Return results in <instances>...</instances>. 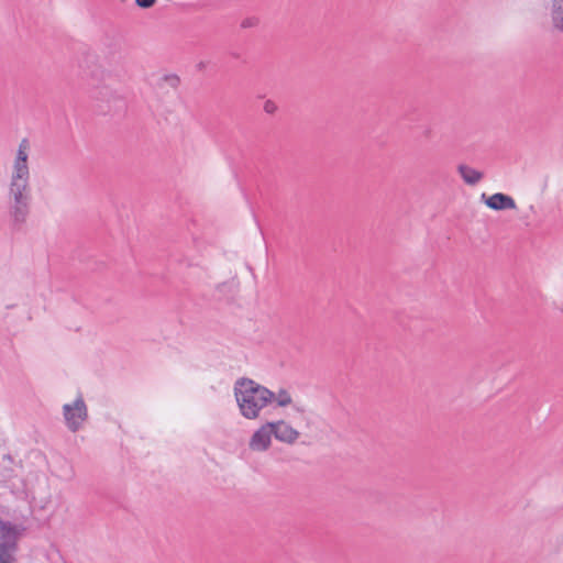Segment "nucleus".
I'll list each match as a JSON object with an SVG mask.
<instances>
[{
    "label": "nucleus",
    "mask_w": 563,
    "mask_h": 563,
    "mask_svg": "<svg viewBox=\"0 0 563 563\" xmlns=\"http://www.w3.org/2000/svg\"><path fill=\"white\" fill-rule=\"evenodd\" d=\"M234 396L241 415L254 420L271 405L272 390L253 379L241 378L234 385Z\"/></svg>",
    "instance_id": "1"
},
{
    "label": "nucleus",
    "mask_w": 563,
    "mask_h": 563,
    "mask_svg": "<svg viewBox=\"0 0 563 563\" xmlns=\"http://www.w3.org/2000/svg\"><path fill=\"white\" fill-rule=\"evenodd\" d=\"M29 142L26 140H22L19 145L16 158L14 161L13 174L10 184V192H16L20 196L21 191H27L29 188Z\"/></svg>",
    "instance_id": "2"
},
{
    "label": "nucleus",
    "mask_w": 563,
    "mask_h": 563,
    "mask_svg": "<svg viewBox=\"0 0 563 563\" xmlns=\"http://www.w3.org/2000/svg\"><path fill=\"white\" fill-rule=\"evenodd\" d=\"M273 431L268 421L262 423L250 437L249 449L252 452L262 453L269 450L273 443Z\"/></svg>",
    "instance_id": "3"
},
{
    "label": "nucleus",
    "mask_w": 563,
    "mask_h": 563,
    "mask_svg": "<svg viewBox=\"0 0 563 563\" xmlns=\"http://www.w3.org/2000/svg\"><path fill=\"white\" fill-rule=\"evenodd\" d=\"M271 424L274 438L285 444H295L299 438L300 432L289 421L284 419L268 421Z\"/></svg>",
    "instance_id": "4"
},
{
    "label": "nucleus",
    "mask_w": 563,
    "mask_h": 563,
    "mask_svg": "<svg viewBox=\"0 0 563 563\" xmlns=\"http://www.w3.org/2000/svg\"><path fill=\"white\" fill-rule=\"evenodd\" d=\"M64 416L68 427L77 430L87 417V409L81 398L77 399L74 405L64 406Z\"/></svg>",
    "instance_id": "5"
},
{
    "label": "nucleus",
    "mask_w": 563,
    "mask_h": 563,
    "mask_svg": "<svg viewBox=\"0 0 563 563\" xmlns=\"http://www.w3.org/2000/svg\"><path fill=\"white\" fill-rule=\"evenodd\" d=\"M482 200L484 203L492 210H507V209H516L517 205L512 197L497 192L490 196L486 194L482 195Z\"/></svg>",
    "instance_id": "6"
},
{
    "label": "nucleus",
    "mask_w": 563,
    "mask_h": 563,
    "mask_svg": "<svg viewBox=\"0 0 563 563\" xmlns=\"http://www.w3.org/2000/svg\"><path fill=\"white\" fill-rule=\"evenodd\" d=\"M16 538V529L0 521V553L8 552V549L14 545Z\"/></svg>",
    "instance_id": "7"
},
{
    "label": "nucleus",
    "mask_w": 563,
    "mask_h": 563,
    "mask_svg": "<svg viewBox=\"0 0 563 563\" xmlns=\"http://www.w3.org/2000/svg\"><path fill=\"white\" fill-rule=\"evenodd\" d=\"M14 198V205L12 207V214L15 221H23L29 210V195L27 191H21V196L16 192H11Z\"/></svg>",
    "instance_id": "8"
},
{
    "label": "nucleus",
    "mask_w": 563,
    "mask_h": 563,
    "mask_svg": "<svg viewBox=\"0 0 563 563\" xmlns=\"http://www.w3.org/2000/svg\"><path fill=\"white\" fill-rule=\"evenodd\" d=\"M550 19L554 31L563 35V0H552Z\"/></svg>",
    "instance_id": "9"
},
{
    "label": "nucleus",
    "mask_w": 563,
    "mask_h": 563,
    "mask_svg": "<svg viewBox=\"0 0 563 563\" xmlns=\"http://www.w3.org/2000/svg\"><path fill=\"white\" fill-rule=\"evenodd\" d=\"M457 170L463 180L468 185H475L483 178L481 172L467 165H460Z\"/></svg>",
    "instance_id": "10"
},
{
    "label": "nucleus",
    "mask_w": 563,
    "mask_h": 563,
    "mask_svg": "<svg viewBox=\"0 0 563 563\" xmlns=\"http://www.w3.org/2000/svg\"><path fill=\"white\" fill-rule=\"evenodd\" d=\"M275 402L278 407H289L294 402L291 393L288 389L279 388L276 393L272 391L271 404Z\"/></svg>",
    "instance_id": "11"
},
{
    "label": "nucleus",
    "mask_w": 563,
    "mask_h": 563,
    "mask_svg": "<svg viewBox=\"0 0 563 563\" xmlns=\"http://www.w3.org/2000/svg\"><path fill=\"white\" fill-rule=\"evenodd\" d=\"M264 111L268 114H274L277 111V104L272 100L264 102Z\"/></svg>",
    "instance_id": "12"
},
{
    "label": "nucleus",
    "mask_w": 563,
    "mask_h": 563,
    "mask_svg": "<svg viewBox=\"0 0 563 563\" xmlns=\"http://www.w3.org/2000/svg\"><path fill=\"white\" fill-rule=\"evenodd\" d=\"M156 0H135L140 8H151Z\"/></svg>",
    "instance_id": "13"
},
{
    "label": "nucleus",
    "mask_w": 563,
    "mask_h": 563,
    "mask_svg": "<svg viewBox=\"0 0 563 563\" xmlns=\"http://www.w3.org/2000/svg\"><path fill=\"white\" fill-rule=\"evenodd\" d=\"M0 563H13V558L9 552L0 553Z\"/></svg>",
    "instance_id": "14"
}]
</instances>
